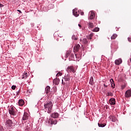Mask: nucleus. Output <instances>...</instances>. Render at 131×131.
Here are the masks:
<instances>
[{"mask_svg": "<svg viewBox=\"0 0 131 131\" xmlns=\"http://www.w3.org/2000/svg\"><path fill=\"white\" fill-rule=\"evenodd\" d=\"M75 56L76 59H77L78 55H77V54H75Z\"/></svg>", "mask_w": 131, "mask_h": 131, "instance_id": "obj_43", "label": "nucleus"}, {"mask_svg": "<svg viewBox=\"0 0 131 131\" xmlns=\"http://www.w3.org/2000/svg\"><path fill=\"white\" fill-rule=\"evenodd\" d=\"M49 8H50V7H52V9L53 8H54V4H50L49 6H48Z\"/></svg>", "mask_w": 131, "mask_h": 131, "instance_id": "obj_34", "label": "nucleus"}, {"mask_svg": "<svg viewBox=\"0 0 131 131\" xmlns=\"http://www.w3.org/2000/svg\"><path fill=\"white\" fill-rule=\"evenodd\" d=\"M46 93L48 94L50 91H51V87L50 86H47L45 88Z\"/></svg>", "mask_w": 131, "mask_h": 131, "instance_id": "obj_22", "label": "nucleus"}, {"mask_svg": "<svg viewBox=\"0 0 131 131\" xmlns=\"http://www.w3.org/2000/svg\"><path fill=\"white\" fill-rule=\"evenodd\" d=\"M79 59H76V61H79L80 59V57H78Z\"/></svg>", "mask_w": 131, "mask_h": 131, "instance_id": "obj_46", "label": "nucleus"}, {"mask_svg": "<svg viewBox=\"0 0 131 131\" xmlns=\"http://www.w3.org/2000/svg\"><path fill=\"white\" fill-rule=\"evenodd\" d=\"M86 37L88 39H92V37L91 36L88 35L86 36Z\"/></svg>", "mask_w": 131, "mask_h": 131, "instance_id": "obj_37", "label": "nucleus"}, {"mask_svg": "<svg viewBox=\"0 0 131 131\" xmlns=\"http://www.w3.org/2000/svg\"><path fill=\"white\" fill-rule=\"evenodd\" d=\"M106 84H107V83H104L103 84V86H104V88H107L108 86V85H107Z\"/></svg>", "mask_w": 131, "mask_h": 131, "instance_id": "obj_38", "label": "nucleus"}, {"mask_svg": "<svg viewBox=\"0 0 131 131\" xmlns=\"http://www.w3.org/2000/svg\"><path fill=\"white\" fill-rule=\"evenodd\" d=\"M90 50H92V47L90 46V47H88Z\"/></svg>", "mask_w": 131, "mask_h": 131, "instance_id": "obj_48", "label": "nucleus"}, {"mask_svg": "<svg viewBox=\"0 0 131 131\" xmlns=\"http://www.w3.org/2000/svg\"><path fill=\"white\" fill-rule=\"evenodd\" d=\"M62 84H64V83H63V81L62 82Z\"/></svg>", "mask_w": 131, "mask_h": 131, "instance_id": "obj_50", "label": "nucleus"}, {"mask_svg": "<svg viewBox=\"0 0 131 131\" xmlns=\"http://www.w3.org/2000/svg\"><path fill=\"white\" fill-rule=\"evenodd\" d=\"M109 119L111 121H112L113 122H116L117 121V119L115 117V116H110L109 117Z\"/></svg>", "mask_w": 131, "mask_h": 131, "instance_id": "obj_8", "label": "nucleus"}, {"mask_svg": "<svg viewBox=\"0 0 131 131\" xmlns=\"http://www.w3.org/2000/svg\"><path fill=\"white\" fill-rule=\"evenodd\" d=\"M61 75H62V73H61V72H59L56 74V76H61Z\"/></svg>", "mask_w": 131, "mask_h": 131, "instance_id": "obj_30", "label": "nucleus"}, {"mask_svg": "<svg viewBox=\"0 0 131 131\" xmlns=\"http://www.w3.org/2000/svg\"><path fill=\"white\" fill-rule=\"evenodd\" d=\"M67 71H68V72H70L74 73V72H75V70L74 69L73 66H70L67 68Z\"/></svg>", "mask_w": 131, "mask_h": 131, "instance_id": "obj_6", "label": "nucleus"}, {"mask_svg": "<svg viewBox=\"0 0 131 131\" xmlns=\"http://www.w3.org/2000/svg\"><path fill=\"white\" fill-rule=\"evenodd\" d=\"M82 42L84 45H86L87 46H89V41H88V39L86 38H83L82 39Z\"/></svg>", "mask_w": 131, "mask_h": 131, "instance_id": "obj_24", "label": "nucleus"}, {"mask_svg": "<svg viewBox=\"0 0 131 131\" xmlns=\"http://www.w3.org/2000/svg\"><path fill=\"white\" fill-rule=\"evenodd\" d=\"M80 40V41H81V40H82L81 39Z\"/></svg>", "mask_w": 131, "mask_h": 131, "instance_id": "obj_51", "label": "nucleus"}, {"mask_svg": "<svg viewBox=\"0 0 131 131\" xmlns=\"http://www.w3.org/2000/svg\"><path fill=\"white\" fill-rule=\"evenodd\" d=\"M79 49H80V45L79 44H76L74 47V50L76 51V52H78Z\"/></svg>", "mask_w": 131, "mask_h": 131, "instance_id": "obj_13", "label": "nucleus"}, {"mask_svg": "<svg viewBox=\"0 0 131 131\" xmlns=\"http://www.w3.org/2000/svg\"><path fill=\"white\" fill-rule=\"evenodd\" d=\"M117 37V34H114L111 37V39H115Z\"/></svg>", "mask_w": 131, "mask_h": 131, "instance_id": "obj_26", "label": "nucleus"}, {"mask_svg": "<svg viewBox=\"0 0 131 131\" xmlns=\"http://www.w3.org/2000/svg\"><path fill=\"white\" fill-rule=\"evenodd\" d=\"M64 79L66 81H69V80H70V76H69V75H65Z\"/></svg>", "mask_w": 131, "mask_h": 131, "instance_id": "obj_21", "label": "nucleus"}, {"mask_svg": "<svg viewBox=\"0 0 131 131\" xmlns=\"http://www.w3.org/2000/svg\"><path fill=\"white\" fill-rule=\"evenodd\" d=\"M87 25L88 26V28H89L90 29L94 28V27H95V23H92L91 21L88 23Z\"/></svg>", "mask_w": 131, "mask_h": 131, "instance_id": "obj_7", "label": "nucleus"}, {"mask_svg": "<svg viewBox=\"0 0 131 131\" xmlns=\"http://www.w3.org/2000/svg\"><path fill=\"white\" fill-rule=\"evenodd\" d=\"M32 92V90H27V93L28 94H30Z\"/></svg>", "mask_w": 131, "mask_h": 131, "instance_id": "obj_35", "label": "nucleus"}, {"mask_svg": "<svg viewBox=\"0 0 131 131\" xmlns=\"http://www.w3.org/2000/svg\"><path fill=\"white\" fill-rule=\"evenodd\" d=\"M89 36H91V37H93V34L91 33Z\"/></svg>", "mask_w": 131, "mask_h": 131, "instance_id": "obj_45", "label": "nucleus"}, {"mask_svg": "<svg viewBox=\"0 0 131 131\" xmlns=\"http://www.w3.org/2000/svg\"><path fill=\"white\" fill-rule=\"evenodd\" d=\"M3 7H4V5L0 3V8H3Z\"/></svg>", "mask_w": 131, "mask_h": 131, "instance_id": "obj_40", "label": "nucleus"}, {"mask_svg": "<svg viewBox=\"0 0 131 131\" xmlns=\"http://www.w3.org/2000/svg\"><path fill=\"white\" fill-rule=\"evenodd\" d=\"M110 82L111 83V87L113 89H114L115 88V83H114V80H113L112 78L110 79Z\"/></svg>", "mask_w": 131, "mask_h": 131, "instance_id": "obj_16", "label": "nucleus"}, {"mask_svg": "<svg viewBox=\"0 0 131 131\" xmlns=\"http://www.w3.org/2000/svg\"><path fill=\"white\" fill-rule=\"evenodd\" d=\"M71 54V51L69 50L66 51V53L64 55V58H67L68 57H69V55Z\"/></svg>", "mask_w": 131, "mask_h": 131, "instance_id": "obj_19", "label": "nucleus"}, {"mask_svg": "<svg viewBox=\"0 0 131 131\" xmlns=\"http://www.w3.org/2000/svg\"><path fill=\"white\" fill-rule=\"evenodd\" d=\"M89 83L91 85H94V77H91L90 79Z\"/></svg>", "mask_w": 131, "mask_h": 131, "instance_id": "obj_23", "label": "nucleus"}, {"mask_svg": "<svg viewBox=\"0 0 131 131\" xmlns=\"http://www.w3.org/2000/svg\"><path fill=\"white\" fill-rule=\"evenodd\" d=\"M0 131H4V127L2 126H0Z\"/></svg>", "mask_w": 131, "mask_h": 131, "instance_id": "obj_33", "label": "nucleus"}, {"mask_svg": "<svg viewBox=\"0 0 131 131\" xmlns=\"http://www.w3.org/2000/svg\"><path fill=\"white\" fill-rule=\"evenodd\" d=\"M17 123V121L14 120L12 121V120L8 119L6 120L5 122V125H6V127L7 128H9V127H12V126H15V125Z\"/></svg>", "mask_w": 131, "mask_h": 131, "instance_id": "obj_3", "label": "nucleus"}, {"mask_svg": "<svg viewBox=\"0 0 131 131\" xmlns=\"http://www.w3.org/2000/svg\"><path fill=\"white\" fill-rule=\"evenodd\" d=\"M128 41L129 42H131V37H128Z\"/></svg>", "mask_w": 131, "mask_h": 131, "instance_id": "obj_39", "label": "nucleus"}, {"mask_svg": "<svg viewBox=\"0 0 131 131\" xmlns=\"http://www.w3.org/2000/svg\"><path fill=\"white\" fill-rule=\"evenodd\" d=\"M83 14H84L83 12H80V15H81V16H82Z\"/></svg>", "mask_w": 131, "mask_h": 131, "instance_id": "obj_44", "label": "nucleus"}, {"mask_svg": "<svg viewBox=\"0 0 131 131\" xmlns=\"http://www.w3.org/2000/svg\"><path fill=\"white\" fill-rule=\"evenodd\" d=\"M31 25L32 27H34V23H31Z\"/></svg>", "mask_w": 131, "mask_h": 131, "instance_id": "obj_42", "label": "nucleus"}, {"mask_svg": "<svg viewBox=\"0 0 131 131\" xmlns=\"http://www.w3.org/2000/svg\"><path fill=\"white\" fill-rule=\"evenodd\" d=\"M69 60L70 61H74V60H75L74 54H71V55L70 56V57L69 58Z\"/></svg>", "mask_w": 131, "mask_h": 131, "instance_id": "obj_20", "label": "nucleus"}, {"mask_svg": "<svg viewBox=\"0 0 131 131\" xmlns=\"http://www.w3.org/2000/svg\"><path fill=\"white\" fill-rule=\"evenodd\" d=\"M99 127H105L106 124H100L98 123Z\"/></svg>", "mask_w": 131, "mask_h": 131, "instance_id": "obj_27", "label": "nucleus"}, {"mask_svg": "<svg viewBox=\"0 0 131 131\" xmlns=\"http://www.w3.org/2000/svg\"><path fill=\"white\" fill-rule=\"evenodd\" d=\"M57 120H55L54 122L51 121V124H57Z\"/></svg>", "mask_w": 131, "mask_h": 131, "instance_id": "obj_29", "label": "nucleus"}, {"mask_svg": "<svg viewBox=\"0 0 131 131\" xmlns=\"http://www.w3.org/2000/svg\"><path fill=\"white\" fill-rule=\"evenodd\" d=\"M125 96L126 98H129V97H131V91L127 90V91H126Z\"/></svg>", "mask_w": 131, "mask_h": 131, "instance_id": "obj_12", "label": "nucleus"}, {"mask_svg": "<svg viewBox=\"0 0 131 131\" xmlns=\"http://www.w3.org/2000/svg\"><path fill=\"white\" fill-rule=\"evenodd\" d=\"M78 26H79V27H80V28H81V25L80 24H78Z\"/></svg>", "mask_w": 131, "mask_h": 131, "instance_id": "obj_47", "label": "nucleus"}, {"mask_svg": "<svg viewBox=\"0 0 131 131\" xmlns=\"http://www.w3.org/2000/svg\"><path fill=\"white\" fill-rule=\"evenodd\" d=\"M110 104H111V105H115V98H111L110 99Z\"/></svg>", "mask_w": 131, "mask_h": 131, "instance_id": "obj_15", "label": "nucleus"}, {"mask_svg": "<svg viewBox=\"0 0 131 131\" xmlns=\"http://www.w3.org/2000/svg\"><path fill=\"white\" fill-rule=\"evenodd\" d=\"M78 39V37H77V36L75 35H73L72 36V39L74 40H77V39Z\"/></svg>", "mask_w": 131, "mask_h": 131, "instance_id": "obj_25", "label": "nucleus"}, {"mask_svg": "<svg viewBox=\"0 0 131 131\" xmlns=\"http://www.w3.org/2000/svg\"><path fill=\"white\" fill-rule=\"evenodd\" d=\"M17 105H18V106H23L24 105V100L23 99L19 100Z\"/></svg>", "mask_w": 131, "mask_h": 131, "instance_id": "obj_14", "label": "nucleus"}, {"mask_svg": "<svg viewBox=\"0 0 131 131\" xmlns=\"http://www.w3.org/2000/svg\"><path fill=\"white\" fill-rule=\"evenodd\" d=\"M11 89H12V90H15V89H16V85H12V86H11Z\"/></svg>", "mask_w": 131, "mask_h": 131, "instance_id": "obj_32", "label": "nucleus"}, {"mask_svg": "<svg viewBox=\"0 0 131 131\" xmlns=\"http://www.w3.org/2000/svg\"><path fill=\"white\" fill-rule=\"evenodd\" d=\"M17 111V109L13 106H11L9 109V114L11 115V117L13 118V119L18 116Z\"/></svg>", "mask_w": 131, "mask_h": 131, "instance_id": "obj_1", "label": "nucleus"}, {"mask_svg": "<svg viewBox=\"0 0 131 131\" xmlns=\"http://www.w3.org/2000/svg\"><path fill=\"white\" fill-rule=\"evenodd\" d=\"M44 107L45 112H47V113H51L53 108V103L51 101H48L44 104Z\"/></svg>", "mask_w": 131, "mask_h": 131, "instance_id": "obj_2", "label": "nucleus"}, {"mask_svg": "<svg viewBox=\"0 0 131 131\" xmlns=\"http://www.w3.org/2000/svg\"><path fill=\"white\" fill-rule=\"evenodd\" d=\"M28 76V74L26 72H25V73L23 74L21 78L23 79H26V78H27Z\"/></svg>", "mask_w": 131, "mask_h": 131, "instance_id": "obj_17", "label": "nucleus"}, {"mask_svg": "<svg viewBox=\"0 0 131 131\" xmlns=\"http://www.w3.org/2000/svg\"><path fill=\"white\" fill-rule=\"evenodd\" d=\"M80 13V11H79V10H77V8L73 10V14L74 16H75V17H78V16H79Z\"/></svg>", "mask_w": 131, "mask_h": 131, "instance_id": "obj_5", "label": "nucleus"}, {"mask_svg": "<svg viewBox=\"0 0 131 131\" xmlns=\"http://www.w3.org/2000/svg\"><path fill=\"white\" fill-rule=\"evenodd\" d=\"M107 96H113V93H112V92H108V93H107Z\"/></svg>", "mask_w": 131, "mask_h": 131, "instance_id": "obj_31", "label": "nucleus"}, {"mask_svg": "<svg viewBox=\"0 0 131 131\" xmlns=\"http://www.w3.org/2000/svg\"><path fill=\"white\" fill-rule=\"evenodd\" d=\"M95 17H96L95 12H94L93 11H90L89 13L88 19H90V20H93V19L95 18Z\"/></svg>", "mask_w": 131, "mask_h": 131, "instance_id": "obj_4", "label": "nucleus"}, {"mask_svg": "<svg viewBox=\"0 0 131 131\" xmlns=\"http://www.w3.org/2000/svg\"><path fill=\"white\" fill-rule=\"evenodd\" d=\"M17 12L20 13V14H22V11H21V10H17Z\"/></svg>", "mask_w": 131, "mask_h": 131, "instance_id": "obj_41", "label": "nucleus"}, {"mask_svg": "<svg viewBox=\"0 0 131 131\" xmlns=\"http://www.w3.org/2000/svg\"><path fill=\"white\" fill-rule=\"evenodd\" d=\"M62 59H64V57H62Z\"/></svg>", "mask_w": 131, "mask_h": 131, "instance_id": "obj_52", "label": "nucleus"}, {"mask_svg": "<svg viewBox=\"0 0 131 131\" xmlns=\"http://www.w3.org/2000/svg\"><path fill=\"white\" fill-rule=\"evenodd\" d=\"M59 82H60V79H54L53 80V83H54L56 85H58L59 84Z\"/></svg>", "mask_w": 131, "mask_h": 131, "instance_id": "obj_18", "label": "nucleus"}, {"mask_svg": "<svg viewBox=\"0 0 131 131\" xmlns=\"http://www.w3.org/2000/svg\"><path fill=\"white\" fill-rule=\"evenodd\" d=\"M59 116V115L58 113H53L51 115V117H52V118H58Z\"/></svg>", "mask_w": 131, "mask_h": 131, "instance_id": "obj_9", "label": "nucleus"}, {"mask_svg": "<svg viewBox=\"0 0 131 131\" xmlns=\"http://www.w3.org/2000/svg\"><path fill=\"white\" fill-rule=\"evenodd\" d=\"M100 30V28H95L94 29H93V31L94 32H98Z\"/></svg>", "mask_w": 131, "mask_h": 131, "instance_id": "obj_28", "label": "nucleus"}, {"mask_svg": "<svg viewBox=\"0 0 131 131\" xmlns=\"http://www.w3.org/2000/svg\"><path fill=\"white\" fill-rule=\"evenodd\" d=\"M116 65H120L122 63V59L121 58H119L115 61Z\"/></svg>", "mask_w": 131, "mask_h": 131, "instance_id": "obj_10", "label": "nucleus"}, {"mask_svg": "<svg viewBox=\"0 0 131 131\" xmlns=\"http://www.w3.org/2000/svg\"><path fill=\"white\" fill-rule=\"evenodd\" d=\"M26 129H28L27 131H29L30 129H31V127L28 128V125L27 126Z\"/></svg>", "mask_w": 131, "mask_h": 131, "instance_id": "obj_36", "label": "nucleus"}, {"mask_svg": "<svg viewBox=\"0 0 131 131\" xmlns=\"http://www.w3.org/2000/svg\"><path fill=\"white\" fill-rule=\"evenodd\" d=\"M19 92H20V90H18L16 94H18L19 93Z\"/></svg>", "mask_w": 131, "mask_h": 131, "instance_id": "obj_49", "label": "nucleus"}, {"mask_svg": "<svg viewBox=\"0 0 131 131\" xmlns=\"http://www.w3.org/2000/svg\"><path fill=\"white\" fill-rule=\"evenodd\" d=\"M29 116V115L26 113H24V116L23 117V120H27L28 119V117Z\"/></svg>", "mask_w": 131, "mask_h": 131, "instance_id": "obj_11", "label": "nucleus"}]
</instances>
